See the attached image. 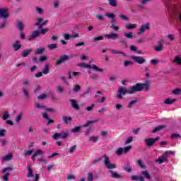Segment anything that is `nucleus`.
<instances>
[{
  "label": "nucleus",
  "instance_id": "473e14b6",
  "mask_svg": "<svg viewBox=\"0 0 181 181\" xmlns=\"http://www.w3.org/2000/svg\"><path fill=\"white\" fill-rule=\"evenodd\" d=\"M173 94L175 95H180L181 94V89L180 88H175L172 90Z\"/></svg>",
  "mask_w": 181,
  "mask_h": 181
},
{
  "label": "nucleus",
  "instance_id": "aec40b11",
  "mask_svg": "<svg viewBox=\"0 0 181 181\" xmlns=\"http://www.w3.org/2000/svg\"><path fill=\"white\" fill-rule=\"evenodd\" d=\"M49 67L50 64H46L42 70V74H49L50 73V69H49Z\"/></svg>",
  "mask_w": 181,
  "mask_h": 181
},
{
  "label": "nucleus",
  "instance_id": "f8f14e48",
  "mask_svg": "<svg viewBox=\"0 0 181 181\" xmlns=\"http://www.w3.org/2000/svg\"><path fill=\"white\" fill-rule=\"evenodd\" d=\"M117 93L122 94V95H125V94H131V88L127 89V88H119Z\"/></svg>",
  "mask_w": 181,
  "mask_h": 181
},
{
  "label": "nucleus",
  "instance_id": "1a4fd4ad",
  "mask_svg": "<svg viewBox=\"0 0 181 181\" xmlns=\"http://www.w3.org/2000/svg\"><path fill=\"white\" fill-rule=\"evenodd\" d=\"M158 45L154 47V50H156V52H162L163 50V45H165V40H160L158 42Z\"/></svg>",
  "mask_w": 181,
  "mask_h": 181
},
{
  "label": "nucleus",
  "instance_id": "7ed1b4c3",
  "mask_svg": "<svg viewBox=\"0 0 181 181\" xmlns=\"http://www.w3.org/2000/svg\"><path fill=\"white\" fill-rule=\"evenodd\" d=\"M12 170H13V168H12L11 166L3 168L2 173H6V174L2 176V180H5V181L9 180V178L8 177L11 175V173H9V172H12Z\"/></svg>",
  "mask_w": 181,
  "mask_h": 181
},
{
  "label": "nucleus",
  "instance_id": "5fc2aeb1",
  "mask_svg": "<svg viewBox=\"0 0 181 181\" xmlns=\"http://www.w3.org/2000/svg\"><path fill=\"white\" fill-rule=\"evenodd\" d=\"M159 63V61L156 59H153L151 60V64H152L153 66H156V64H158Z\"/></svg>",
  "mask_w": 181,
  "mask_h": 181
},
{
  "label": "nucleus",
  "instance_id": "a211bd4d",
  "mask_svg": "<svg viewBox=\"0 0 181 181\" xmlns=\"http://www.w3.org/2000/svg\"><path fill=\"white\" fill-rule=\"evenodd\" d=\"M13 47L16 52H18L22 47V45L19 44V40H16L13 44Z\"/></svg>",
  "mask_w": 181,
  "mask_h": 181
},
{
  "label": "nucleus",
  "instance_id": "423d86ee",
  "mask_svg": "<svg viewBox=\"0 0 181 181\" xmlns=\"http://www.w3.org/2000/svg\"><path fill=\"white\" fill-rule=\"evenodd\" d=\"M9 9L6 7L5 8H0V19H8L9 17V13H8Z\"/></svg>",
  "mask_w": 181,
  "mask_h": 181
},
{
  "label": "nucleus",
  "instance_id": "5701e85b",
  "mask_svg": "<svg viewBox=\"0 0 181 181\" xmlns=\"http://www.w3.org/2000/svg\"><path fill=\"white\" fill-rule=\"evenodd\" d=\"M110 53L112 54H122V56H127V54H125V52H121V51H117L115 49H110Z\"/></svg>",
  "mask_w": 181,
  "mask_h": 181
},
{
  "label": "nucleus",
  "instance_id": "c03bdc74",
  "mask_svg": "<svg viewBox=\"0 0 181 181\" xmlns=\"http://www.w3.org/2000/svg\"><path fill=\"white\" fill-rule=\"evenodd\" d=\"M77 149V145H74V146H71L69 149V153H74V151Z\"/></svg>",
  "mask_w": 181,
  "mask_h": 181
},
{
  "label": "nucleus",
  "instance_id": "cd10ccee",
  "mask_svg": "<svg viewBox=\"0 0 181 181\" xmlns=\"http://www.w3.org/2000/svg\"><path fill=\"white\" fill-rule=\"evenodd\" d=\"M12 154H7L2 157V160H4L5 162H8V160H11L12 159Z\"/></svg>",
  "mask_w": 181,
  "mask_h": 181
},
{
  "label": "nucleus",
  "instance_id": "69168bd1",
  "mask_svg": "<svg viewBox=\"0 0 181 181\" xmlns=\"http://www.w3.org/2000/svg\"><path fill=\"white\" fill-rule=\"evenodd\" d=\"M64 37L65 40H69V39H70V37H71V35L69 33H65V34H64Z\"/></svg>",
  "mask_w": 181,
  "mask_h": 181
},
{
  "label": "nucleus",
  "instance_id": "13d9d810",
  "mask_svg": "<svg viewBox=\"0 0 181 181\" xmlns=\"http://www.w3.org/2000/svg\"><path fill=\"white\" fill-rule=\"evenodd\" d=\"M106 16H107V18H110V19H114V18H115V15L112 13H106Z\"/></svg>",
  "mask_w": 181,
  "mask_h": 181
},
{
  "label": "nucleus",
  "instance_id": "2f4dec72",
  "mask_svg": "<svg viewBox=\"0 0 181 181\" xmlns=\"http://www.w3.org/2000/svg\"><path fill=\"white\" fill-rule=\"evenodd\" d=\"M45 52V48L43 47H39L35 51V54H42Z\"/></svg>",
  "mask_w": 181,
  "mask_h": 181
},
{
  "label": "nucleus",
  "instance_id": "a19ab883",
  "mask_svg": "<svg viewBox=\"0 0 181 181\" xmlns=\"http://www.w3.org/2000/svg\"><path fill=\"white\" fill-rule=\"evenodd\" d=\"M158 163H163V162H166V157L163 156L161 158H158V159L156 160Z\"/></svg>",
  "mask_w": 181,
  "mask_h": 181
},
{
  "label": "nucleus",
  "instance_id": "4d7b16f0",
  "mask_svg": "<svg viewBox=\"0 0 181 181\" xmlns=\"http://www.w3.org/2000/svg\"><path fill=\"white\" fill-rule=\"evenodd\" d=\"M42 153H43V151L42 150H37L35 153L34 155H33V156H34L35 158H36L37 155H41Z\"/></svg>",
  "mask_w": 181,
  "mask_h": 181
},
{
  "label": "nucleus",
  "instance_id": "0e129e2a",
  "mask_svg": "<svg viewBox=\"0 0 181 181\" xmlns=\"http://www.w3.org/2000/svg\"><path fill=\"white\" fill-rule=\"evenodd\" d=\"M90 77L91 78H93V80H98V78H99L98 74L95 73L93 74Z\"/></svg>",
  "mask_w": 181,
  "mask_h": 181
},
{
  "label": "nucleus",
  "instance_id": "e433bc0d",
  "mask_svg": "<svg viewBox=\"0 0 181 181\" xmlns=\"http://www.w3.org/2000/svg\"><path fill=\"white\" fill-rule=\"evenodd\" d=\"M9 118V112L8 111H5L3 114V119L6 121Z\"/></svg>",
  "mask_w": 181,
  "mask_h": 181
},
{
  "label": "nucleus",
  "instance_id": "412c9836",
  "mask_svg": "<svg viewBox=\"0 0 181 181\" xmlns=\"http://www.w3.org/2000/svg\"><path fill=\"white\" fill-rule=\"evenodd\" d=\"M32 53V49H25L23 53L21 54L22 57H28L29 54Z\"/></svg>",
  "mask_w": 181,
  "mask_h": 181
},
{
  "label": "nucleus",
  "instance_id": "09e8293b",
  "mask_svg": "<svg viewBox=\"0 0 181 181\" xmlns=\"http://www.w3.org/2000/svg\"><path fill=\"white\" fill-rule=\"evenodd\" d=\"M134 64V62L131 61H124V67H127V66H132Z\"/></svg>",
  "mask_w": 181,
  "mask_h": 181
},
{
  "label": "nucleus",
  "instance_id": "9b49d317",
  "mask_svg": "<svg viewBox=\"0 0 181 181\" xmlns=\"http://www.w3.org/2000/svg\"><path fill=\"white\" fill-rule=\"evenodd\" d=\"M69 137V134L64 133V134L62 133H56L52 136L53 139L55 141L57 140L59 138H62L63 139H66V138Z\"/></svg>",
  "mask_w": 181,
  "mask_h": 181
},
{
  "label": "nucleus",
  "instance_id": "052dcab7",
  "mask_svg": "<svg viewBox=\"0 0 181 181\" xmlns=\"http://www.w3.org/2000/svg\"><path fill=\"white\" fill-rule=\"evenodd\" d=\"M6 132V130H5V129H0V136L1 138H3L4 136H5V133Z\"/></svg>",
  "mask_w": 181,
  "mask_h": 181
},
{
  "label": "nucleus",
  "instance_id": "6e6d98bb",
  "mask_svg": "<svg viewBox=\"0 0 181 181\" xmlns=\"http://www.w3.org/2000/svg\"><path fill=\"white\" fill-rule=\"evenodd\" d=\"M175 62L176 63H177V64H180V65H181V58H180V57L176 56V57H175Z\"/></svg>",
  "mask_w": 181,
  "mask_h": 181
},
{
  "label": "nucleus",
  "instance_id": "603ef678",
  "mask_svg": "<svg viewBox=\"0 0 181 181\" xmlns=\"http://www.w3.org/2000/svg\"><path fill=\"white\" fill-rule=\"evenodd\" d=\"M120 19H122V21H126V22H127V21H129V17L124 14H122L120 15Z\"/></svg>",
  "mask_w": 181,
  "mask_h": 181
},
{
  "label": "nucleus",
  "instance_id": "37998d69",
  "mask_svg": "<svg viewBox=\"0 0 181 181\" xmlns=\"http://www.w3.org/2000/svg\"><path fill=\"white\" fill-rule=\"evenodd\" d=\"M32 153H33V150H28V151H26V150H24V155L25 156H29L30 155H32Z\"/></svg>",
  "mask_w": 181,
  "mask_h": 181
},
{
  "label": "nucleus",
  "instance_id": "f257e3e1",
  "mask_svg": "<svg viewBox=\"0 0 181 181\" xmlns=\"http://www.w3.org/2000/svg\"><path fill=\"white\" fill-rule=\"evenodd\" d=\"M149 81H146V83H136L130 88V94H135L139 91H149Z\"/></svg>",
  "mask_w": 181,
  "mask_h": 181
},
{
  "label": "nucleus",
  "instance_id": "2eb2a0df",
  "mask_svg": "<svg viewBox=\"0 0 181 181\" xmlns=\"http://www.w3.org/2000/svg\"><path fill=\"white\" fill-rule=\"evenodd\" d=\"M70 103H71V105L72 107V108H74V110H80V106L78 105V104H77V100L76 99H71L69 100Z\"/></svg>",
  "mask_w": 181,
  "mask_h": 181
},
{
  "label": "nucleus",
  "instance_id": "f3484780",
  "mask_svg": "<svg viewBox=\"0 0 181 181\" xmlns=\"http://www.w3.org/2000/svg\"><path fill=\"white\" fill-rule=\"evenodd\" d=\"M105 37H107V39H112V40H116V39H118L119 36L117 33H110L105 35Z\"/></svg>",
  "mask_w": 181,
  "mask_h": 181
},
{
  "label": "nucleus",
  "instance_id": "bb28decb",
  "mask_svg": "<svg viewBox=\"0 0 181 181\" xmlns=\"http://www.w3.org/2000/svg\"><path fill=\"white\" fill-rule=\"evenodd\" d=\"M163 128H166V126L165 125H160L156 127L153 131V134H155V132H158V131H160L161 129H163Z\"/></svg>",
  "mask_w": 181,
  "mask_h": 181
},
{
  "label": "nucleus",
  "instance_id": "338daca9",
  "mask_svg": "<svg viewBox=\"0 0 181 181\" xmlns=\"http://www.w3.org/2000/svg\"><path fill=\"white\" fill-rule=\"evenodd\" d=\"M115 107H116V110H122V105L121 103H117L115 105Z\"/></svg>",
  "mask_w": 181,
  "mask_h": 181
},
{
  "label": "nucleus",
  "instance_id": "a878e982",
  "mask_svg": "<svg viewBox=\"0 0 181 181\" xmlns=\"http://www.w3.org/2000/svg\"><path fill=\"white\" fill-rule=\"evenodd\" d=\"M81 128H83V127L76 126L74 129H71V132L73 134H77V133L80 132V131H81Z\"/></svg>",
  "mask_w": 181,
  "mask_h": 181
},
{
  "label": "nucleus",
  "instance_id": "ddd939ff",
  "mask_svg": "<svg viewBox=\"0 0 181 181\" xmlns=\"http://www.w3.org/2000/svg\"><path fill=\"white\" fill-rule=\"evenodd\" d=\"M67 60H69V55H64L62 57H60V58L57 61L56 65L59 66V64L67 62Z\"/></svg>",
  "mask_w": 181,
  "mask_h": 181
},
{
  "label": "nucleus",
  "instance_id": "f03ea898",
  "mask_svg": "<svg viewBox=\"0 0 181 181\" xmlns=\"http://www.w3.org/2000/svg\"><path fill=\"white\" fill-rule=\"evenodd\" d=\"M104 158V165L107 169H116L117 168V165L114 163H111L110 161V157L107 156V154L103 155Z\"/></svg>",
  "mask_w": 181,
  "mask_h": 181
},
{
  "label": "nucleus",
  "instance_id": "72a5a7b5",
  "mask_svg": "<svg viewBox=\"0 0 181 181\" xmlns=\"http://www.w3.org/2000/svg\"><path fill=\"white\" fill-rule=\"evenodd\" d=\"M23 94H24L25 98H29V90L27 88H23Z\"/></svg>",
  "mask_w": 181,
  "mask_h": 181
},
{
  "label": "nucleus",
  "instance_id": "79ce46f5",
  "mask_svg": "<svg viewBox=\"0 0 181 181\" xmlns=\"http://www.w3.org/2000/svg\"><path fill=\"white\" fill-rule=\"evenodd\" d=\"M81 90V86L80 85H75L74 88V93H78Z\"/></svg>",
  "mask_w": 181,
  "mask_h": 181
},
{
  "label": "nucleus",
  "instance_id": "f704fd0d",
  "mask_svg": "<svg viewBox=\"0 0 181 181\" xmlns=\"http://www.w3.org/2000/svg\"><path fill=\"white\" fill-rule=\"evenodd\" d=\"M23 28H24V25L22 21H19L18 23H17V28L18 29V30H22Z\"/></svg>",
  "mask_w": 181,
  "mask_h": 181
},
{
  "label": "nucleus",
  "instance_id": "bf43d9fd",
  "mask_svg": "<svg viewBox=\"0 0 181 181\" xmlns=\"http://www.w3.org/2000/svg\"><path fill=\"white\" fill-rule=\"evenodd\" d=\"M101 160H102L101 157L95 158V159L92 161V163H93V165H95L96 163H98V162H100Z\"/></svg>",
  "mask_w": 181,
  "mask_h": 181
},
{
  "label": "nucleus",
  "instance_id": "c85d7f7f",
  "mask_svg": "<svg viewBox=\"0 0 181 181\" xmlns=\"http://www.w3.org/2000/svg\"><path fill=\"white\" fill-rule=\"evenodd\" d=\"M47 49H49V50H54V49H57V44H49L47 45Z\"/></svg>",
  "mask_w": 181,
  "mask_h": 181
},
{
  "label": "nucleus",
  "instance_id": "de8ad7c7",
  "mask_svg": "<svg viewBox=\"0 0 181 181\" xmlns=\"http://www.w3.org/2000/svg\"><path fill=\"white\" fill-rule=\"evenodd\" d=\"M94 180V175L92 174V173H88V181H93Z\"/></svg>",
  "mask_w": 181,
  "mask_h": 181
},
{
  "label": "nucleus",
  "instance_id": "3c124183",
  "mask_svg": "<svg viewBox=\"0 0 181 181\" xmlns=\"http://www.w3.org/2000/svg\"><path fill=\"white\" fill-rule=\"evenodd\" d=\"M134 104H136V100H131L129 105H127V108H132V106L134 105Z\"/></svg>",
  "mask_w": 181,
  "mask_h": 181
},
{
  "label": "nucleus",
  "instance_id": "20e7f679",
  "mask_svg": "<svg viewBox=\"0 0 181 181\" xmlns=\"http://www.w3.org/2000/svg\"><path fill=\"white\" fill-rule=\"evenodd\" d=\"M81 67H83V69H93V70H95L96 71H100V73H103L104 71V69L99 68L95 64H93L92 66L90 64L83 63L81 64Z\"/></svg>",
  "mask_w": 181,
  "mask_h": 181
},
{
  "label": "nucleus",
  "instance_id": "680f3d73",
  "mask_svg": "<svg viewBox=\"0 0 181 181\" xmlns=\"http://www.w3.org/2000/svg\"><path fill=\"white\" fill-rule=\"evenodd\" d=\"M110 28L113 29V30H115L116 32L119 30V28L118 26H115L114 23H112Z\"/></svg>",
  "mask_w": 181,
  "mask_h": 181
},
{
  "label": "nucleus",
  "instance_id": "774afa93",
  "mask_svg": "<svg viewBox=\"0 0 181 181\" xmlns=\"http://www.w3.org/2000/svg\"><path fill=\"white\" fill-rule=\"evenodd\" d=\"M171 137L175 138V139H179V138H181V136L179 134H173L171 135Z\"/></svg>",
  "mask_w": 181,
  "mask_h": 181
},
{
  "label": "nucleus",
  "instance_id": "8fccbe9b",
  "mask_svg": "<svg viewBox=\"0 0 181 181\" xmlns=\"http://www.w3.org/2000/svg\"><path fill=\"white\" fill-rule=\"evenodd\" d=\"M100 40H104V36H98V37H95L93 38V42H98Z\"/></svg>",
  "mask_w": 181,
  "mask_h": 181
},
{
  "label": "nucleus",
  "instance_id": "0eeeda50",
  "mask_svg": "<svg viewBox=\"0 0 181 181\" xmlns=\"http://www.w3.org/2000/svg\"><path fill=\"white\" fill-rule=\"evenodd\" d=\"M130 59H132V60H134L135 63H138V64H144V63L146 62V59L139 56H131Z\"/></svg>",
  "mask_w": 181,
  "mask_h": 181
},
{
  "label": "nucleus",
  "instance_id": "4be33fe9",
  "mask_svg": "<svg viewBox=\"0 0 181 181\" xmlns=\"http://www.w3.org/2000/svg\"><path fill=\"white\" fill-rule=\"evenodd\" d=\"M141 175L146 177V179H148V180H150L151 179V173H149L148 170H145L141 172Z\"/></svg>",
  "mask_w": 181,
  "mask_h": 181
},
{
  "label": "nucleus",
  "instance_id": "864d4df0",
  "mask_svg": "<svg viewBox=\"0 0 181 181\" xmlns=\"http://www.w3.org/2000/svg\"><path fill=\"white\" fill-rule=\"evenodd\" d=\"M37 22L34 24V26H40V23H42V22H43V18H37Z\"/></svg>",
  "mask_w": 181,
  "mask_h": 181
},
{
  "label": "nucleus",
  "instance_id": "c756f323",
  "mask_svg": "<svg viewBox=\"0 0 181 181\" xmlns=\"http://www.w3.org/2000/svg\"><path fill=\"white\" fill-rule=\"evenodd\" d=\"M124 37H127V39H134V33L130 32V33H125L124 34Z\"/></svg>",
  "mask_w": 181,
  "mask_h": 181
},
{
  "label": "nucleus",
  "instance_id": "a18cd8bd",
  "mask_svg": "<svg viewBox=\"0 0 181 181\" xmlns=\"http://www.w3.org/2000/svg\"><path fill=\"white\" fill-rule=\"evenodd\" d=\"M22 117H23V113H19L16 118V122H19L22 119Z\"/></svg>",
  "mask_w": 181,
  "mask_h": 181
},
{
  "label": "nucleus",
  "instance_id": "49530a36",
  "mask_svg": "<svg viewBox=\"0 0 181 181\" xmlns=\"http://www.w3.org/2000/svg\"><path fill=\"white\" fill-rule=\"evenodd\" d=\"M38 100H45L47 98V95L46 93H42L37 97Z\"/></svg>",
  "mask_w": 181,
  "mask_h": 181
},
{
  "label": "nucleus",
  "instance_id": "c9c22d12",
  "mask_svg": "<svg viewBox=\"0 0 181 181\" xmlns=\"http://www.w3.org/2000/svg\"><path fill=\"white\" fill-rule=\"evenodd\" d=\"M99 138H100V136H90L89 138V140L92 141V142H93V143H95V142H97V141H98Z\"/></svg>",
  "mask_w": 181,
  "mask_h": 181
},
{
  "label": "nucleus",
  "instance_id": "4c0bfd02",
  "mask_svg": "<svg viewBox=\"0 0 181 181\" xmlns=\"http://www.w3.org/2000/svg\"><path fill=\"white\" fill-rule=\"evenodd\" d=\"M35 11L37 13H39L40 15H42V13H45V11L40 7H36Z\"/></svg>",
  "mask_w": 181,
  "mask_h": 181
},
{
  "label": "nucleus",
  "instance_id": "6e6552de",
  "mask_svg": "<svg viewBox=\"0 0 181 181\" xmlns=\"http://www.w3.org/2000/svg\"><path fill=\"white\" fill-rule=\"evenodd\" d=\"M130 149H132V146H127L124 148H119L116 151L117 155H122V153H127L129 152Z\"/></svg>",
  "mask_w": 181,
  "mask_h": 181
},
{
  "label": "nucleus",
  "instance_id": "9d476101",
  "mask_svg": "<svg viewBox=\"0 0 181 181\" xmlns=\"http://www.w3.org/2000/svg\"><path fill=\"white\" fill-rule=\"evenodd\" d=\"M145 30H151V25L149 23H146L143 25L139 32L137 33V35H141L142 33H144Z\"/></svg>",
  "mask_w": 181,
  "mask_h": 181
},
{
  "label": "nucleus",
  "instance_id": "ea45409f",
  "mask_svg": "<svg viewBox=\"0 0 181 181\" xmlns=\"http://www.w3.org/2000/svg\"><path fill=\"white\" fill-rule=\"evenodd\" d=\"M108 2L110 6H117V0H108Z\"/></svg>",
  "mask_w": 181,
  "mask_h": 181
},
{
  "label": "nucleus",
  "instance_id": "39448f33",
  "mask_svg": "<svg viewBox=\"0 0 181 181\" xmlns=\"http://www.w3.org/2000/svg\"><path fill=\"white\" fill-rule=\"evenodd\" d=\"M160 138L159 136L156 137V138H148V139H145L144 141L146 143V145L147 146H153V145H155V143L157 142V141H159Z\"/></svg>",
  "mask_w": 181,
  "mask_h": 181
},
{
  "label": "nucleus",
  "instance_id": "6ab92c4d",
  "mask_svg": "<svg viewBox=\"0 0 181 181\" xmlns=\"http://www.w3.org/2000/svg\"><path fill=\"white\" fill-rule=\"evenodd\" d=\"M28 175H27V177H34L33 175V170L32 169V167L30 166V165H28Z\"/></svg>",
  "mask_w": 181,
  "mask_h": 181
},
{
  "label": "nucleus",
  "instance_id": "b1692460",
  "mask_svg": "<svg viewBox=\"0 0 181 181\" xmlns=\"http://www.w3.org/2000/svg\"><path fill=\"white\" fill-rule=\"evenodd\" d=\"M98 121H100V119H96L95 120H89L85 124H83V128H87V127H88V125H90V124H94L95 122H98Z\"/></svg>",
  "mask_w": 181,
  "mask_h": 181
},
{
  "label": "nucleus",
  "instance_id": "393cba45",
  "mask_svg": "<svg viewBox=\"0 0 181 181\" xmlns=\"http://www.w3.org/2000/svg\"><path fill=\"white\" fill-rule=\"evenodd\" d=\"M175 101H177V99H176V98H174V99L167 98L164 101V104L170 105V104H173V103H175Z\"/></svg>",
  "mask_w": 181,
  "mask_h": 181
},
{
  "label": "nucleus",
  "instance_id": "4468645a",
  "mask_svg": "<svg viewBox=\"0 0 181 181\" xmlns=\"http://www.w3.org/2000/svg\"><path fill=\"white\" fill-rule=\"evenodd\" d=\"M39 36H40V32L35 30L33 32L32 35H28V40H33V39H36V37H39Z\"/></svg>",
  "mask_w": 181,
  "mask_h": 181
},
{
  "label": "nucleus",
  "instance_id": "e2e57ef3",
  "mask_svg": "<svg viewBox=\"0 0 181 181\" xmlns=\"http://www.w3.org/2000/svg\"><path fill=\"white\" fill-rule=\"evenodd\" d=\"M137 164L139 166H140V168H145V165H144V163H142V160H138Z\"/></svg>",
  "mask_w": 181,
  "mask_h": 181
},
{
  "label": "nucleus",
  "instance_id": "58836bf2",
  "mask_svg": "<svg viewBox=\"0 0 181 181\" xmlns=\"http://www.w3.org/2000/svg\"><path fill=\"white\" fill-rule=\"evenodd\" d=\"M96 19L100 21L101 22H104L105 18L102 14H96Z\"/></svg>",
  "mask_w": 181,
  "mask_h": 181
},
{
  "label": "nucleus",
  "instance_id": "7c9ffc66",
  "mask_svg": "<svg viewBox=\"0 0 181 181\" xmlns=\"http://www.w3.org/2000/svg\"><path fill=\"white\" fill-rule=\"evenodd\" d=\"M137 25L136 24H132V25H126L124 27L126 29L128 30H131L132 29H135L136 28Z\"/></svg>",
  "mask_w": 181,
  "mask_h": 181
},
{
  "label": "nucleus",
  "instance_id": "dca6fc26",
  "mask_svg": "<svg viewBox=\"0 0 181 181\" xmlns=\"http://www.w3.org/2000/svg\"><path fill=\"white\" fill-rule=\"evenodd\" d=\"M109 172L111 174V177L112 179H121V177H122V176H121V175L118 174V173L115 172L112 170H109Z\"/></svg>",
  "mask_w": 181,
  "mask_h": 181
}]
</instances>
